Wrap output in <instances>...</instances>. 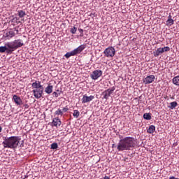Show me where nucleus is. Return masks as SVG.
Here are the masks:
<instances>
[{
  "instance_id": "c85d7f7f",
  "label": "nucleus",
  "mask_w": 179,
  "mask_h": 179,
  "mask_svg": "<svg viewBox=\"0 0 179 179\" xmlns=\"http://www.w3.org/2000/svg\"><path fill=\"white\" fill-rule=\"evenodd\" d=\"M6 51L8 54H10L13 52V51H15V50L10 48H7V50Z\"/></svg>"
},
{
  "instance_id": "393cba45",
  "label": "nucleus",
  "mask_w": 179,
  "mask_h": 179,
  "mask_svg": "<svg viewBox=\"0 0 179 179\" xmlns=\"http://www.w3.org/2000/svg\"><path fill=\"white\" fill-rule=\"evenodd\" d=\"M80 114V113H79V110H75L73 111V117H74V118H78Z\"/></svg>"
},
{
  "instance_id": "4468645a",
  "label": "nucleus",
  "mask_w": 179,
  "mask_h": 179,
  "mask_svg": "<svg viewBox=\"0 0 179 179\" xmlns=\"http://www.w3.org/2000/svg\"><path fill=\"white\" fill-rule=\"evenodd\" d=\"M52 124L53 127H61L62 122H61V120L59 117H55L53 119Z\"/></svg>"
},
{
  "instance_id": "4be33fe9",
  "label": "nucleus",
  "mask_w": 179,
  "mask_h": 179,
  "mask_svg": "<svg viewBox=\"0 0 179 179\" xmlns=\"http://www.w3.org/2000/svg\"><path fill=\"white\" fill-rule=\"evenodd\" d=\"M177 106H178V103H177V101L171 102L170 103L169 108H171V110H173V108H176V107H177Z\"/></svg>"
},
{
  "instance_id": "423d86ee",
  "label": "nucleus",
  "mask_w": 179,
  "mask_h": 179,
  "mask_svg": "<svg viewBox=\"0 0 179 179\" xmlns=\"http://www.w3.org/2000/svg\"><path fill=\"white\" fill-rule=\"evenodd\" d=\"M44 91V87H41V88H36L32 90L34 96L36 99H41L43 96V92Z\"/></svg>"
},
{
  "instance_id": "1a4fd4ad",
  "label": "nucleus",
  "mask_w": 179,
  "mask_h": 179,
  "mask_svg": "<svg viewBox=\"0 0 179 179\" xmlns=\"http://www.w3.org/2000/svg\"><path fill=\"white\" fill-rule=\"evenodd\" d=\"M152 82H155L154 75L148 76L143 80V83H145V85H149L150 83H152Z\"/></svg>"
},
{
  "instance_id": "6e6552de",
  "label": "nucleus",
  "mask_w": 179,
  "mask_h": 179,
  "mask_svg": "<svg viewBox=\"0 0 179 179\" xmlns=\"http://www.w3.org/2000/svg\"><path fill=\"white\" fill-rule=\"evenodd\" d=\"M115 90V87H113L111 89H108L105 90L102 94L103 96V99H106V100H108V97L113 94V92Z\"/></svg>"
},
{
  "instance_id": "39448f33",
  "label": "nucleus",
  "mask_w": 179,
  "mask_h": 179,
  "mask_svg": "<svg viewBox=\"0 0 179 179\" xmlns=\"http://www.w3.org/2000/svg\"><path fill=\"white\" fill-rule=\"evenodd\" d=\"M170 51V47L166 46L164 48H159L157 50L153 52L154 57H159V55L163 54V52H169Z\"/></svg>"
},
{
  "instance_id": "7c9ffc66",
  "label": "nucleus",
  "mask_w": 179,
  "mask_h": 179,
  "mask_svg": "<svg viewBox=\"0 0 179 179\" xmlns=\"http://www.w3.org/2000/svg\"><path fill=\"white\" fill-rule=\"evenodd\" d=\"M53 94H54L55 97H58V93H57L56 92H54Z\"/></svg>"
},
{
  "instance_id": "0eeeda50",
  "label": "nucleus",
  "mask_w": 179,
  "mask_h": 179,
  "mask_svg": "<svg viewBox=\"0 0 179 179\" xmlns=\"http://www.w3.org/2000/svg\"><path fill=\"white\" fill-rule=\"evenodd\" d=\"M101 75H103V71L101 70H94L90 75V78L93 80H97Z\"/></svg>"
},
{
  "instance_id": "9b49d317",
  "label": "nucleus",
  "mask_w": 179,
  "mask_h": 179,
  "mask_svg": "<svg viewBox=\"0 0 179 179\" xmlns=\"http://www.w3.org/2000/svg\"><path fill=\"white\" fill-rule=\"evenodd\" d=\"M94 99V96L93 95H91L90 96L84 95L81 100H82L83 104H85V103H89L92 101V100H93Z\"/></svg>"
},
{
  "instance_id": "20e7f679",
  "label": "nucleus",
  "mask_w": 179,
  "mask_h": 179,
  "mask_svg": "<svg viewBox=\"0 0 179 179\" xmlns=\"http://www.w3.org/2000/svg\"><path fill=\"white\" fill-rule=\"evenodd\" d=\"M103 54L107 58H113L115 55V49L110 46L104 50Z\"/></svg>"
},
{
  "instance_id": "dca6fc26",
  "label": "nucleus",
  "mask_w": 179,
  "mask_h": 179,
  "mask_svg": "<svg viewBox=\"0 0 179 179\" xmlns=\"http://www.w3.org/2000/svg\"><path fill=\"white\" fill-rule=\"evenodd\" d=\"M32 87L34 89H40L41 87H43V85H41V82L36 80L32 83Z\"/></svg>"
},
{
  "instance_id": "a878e982",
  "label": "nucleus",
  "mask_w": 179,
  "mask_h": 179,
  "mask_svg": "<svg viewBox=\"0 0 179 179\" xmlns=\"http://www.w3.org/2000/svg\"><path fill=\"white\" fill-rule=\"evenodd\" d=\"M6 50H8V46H6V43L5 45V46H1L0 47V52L3 53L6 51Z\"/></svg>"
},
{
  "instance_id": "412c9836",
  "label": "nucleus",
  "mask_w": 179,
  "mask_h": 179,
  "mask_svg": "<svg viewBox=\"0 0 179 179\" xmlns=\"http://www.w3.org/2000/svg\"><path fill=\"white\" fill-rule=\"evenodd\" d=\"M75 55H76V53L75 52V50H72L71 52H67V53L64 55V57H65L66 58H69V57H73V56H75Z\"/></svg>"
},
{
  "instance_id": "aec40b11",
  "label": "nucleus",
  "mask_w": 179,
  "mask_h": 179,
  "mask_svg": "<svg viewBox=\"0 0 179 179\" xmlns=\"http://www.w3.org/2000/svg\"><path fill=\"white\" fill-rule=\"evenodd\" d=\"M156 131V127L155 125H150L147 130L148 134H153Z\"/></svg>"
},
{
  "instance_id": "ddd939ff",
  "label": "nucleus",
  "mask_w": 179,
  "mask_h": 179,
  "mask_svg": "<svg viewBox=\"0 0 179 179\" xmlns=\"http://www.w3.org/2000/svg\"><path fill=\"white\" fill-rule=\"evenodd\" d=\"M86 44H83L80 45L78 48H76L74 50V52H76V55H78V54H80L82 52V51H83V50H85V48H86Z\"/></svg>"
},
{
  "instance_id": "7ed1b4c3",
  "label": "nucleus",
  "mask_w": 179,
  "mask_h": 179,
  "mask_svg": "<svg viewBox=\"0 0 179 179\" xmlns=\"http://www.w3.org/2000/svg\"><path fill=\"white\" fill-rule=\"evenodd\" d=\"M6 45L8 48H12L15 50L20 48V47H23L24 44L22 42V39H17L12 42H8Z\"/></svg>"
},
{
  "instance_id": "f8f14e48",
  "label": "nucleus",
  "mask_w": 179,
  "mask_h": 179,
  "mask_svg": "<svg viewBox=\"0 0 179 179\" xmlns=\"http://www.w3.org/2000/svg\"><path fill=\"white\" fill-rule=\"evenodd\" d=\"M15 34H15V31L10 29L5 34L4 37L5 38H7V40H10V38L15 37Z\"/></svg>"
},
{
  "instance_id": "9d476101",
  "label": "nucleus",
  "mask_w": 179,
  "mask_h": 179,
  "mask_svg": "<svg viewBox=\"0 0 179 179\" xmlns=\"http://www.w3.org/2000/svg\"><path fill=\"white\" fill-rule=\"evenodd\" d=\"M68 110H69V108H68V106H66L64 108H63L62 109L61 108H58L55 112V115H64V113H66L68 111Z\"/></svg>"
},
{
  "instance_id": "cd10ccee",
  "label": "nucleus",
  "mask_w": 179,
  "mask_h": 179,
  "mask_svg": "<svg viewBox=\"0 0 179 179\" xmlns=\"http://www.w3.org/2000/svg\"><path fill=\"white\" fill-rule=\"evenodd\" d=\"M78 30V29L75 27H73V28L71 29V34H75L76 33V31Z\"/></svg>"
},
{
  "instance_id": "6ab92c4d",
  "label": "nucleus",
  "mask_w": 179,
  "mask_h": 179,
  "mask_svg": "<svg viewBox=\"0 0 179 179\" xmlns=\"http://www.w3.org/2000/svg\"><path fill=\"white\" fill-rule=\"evenodd\" d=\"M172 83L176 86H179V76H177L172 79Z\"/></svg>"
},
{
  "instance_id": "2eb2a0df",
  "label": "nucleus",
  "mask_w": 179,
  "mask_h": 179,
  "mask_svg": "<svg viewBox=\"0 0 179 179\" xmlns=\"http://www.w3.org/2000/svg\"><path fill=\"white\" fill-rule=\"evenodd\" d=\"M13 100H14L15 104L17 106H22V99H20V96H18L17 95H13Z\"/></svg>"
},
{
  "instance_id": "473e14b6",
  "label": "nucleus",
  "mask_w": 179,
  "mask_h": 179,
  "mask_svg": "<svg viewBox=\"0 0 179 179\" xmlns=\"http://www.w3.org/2000/svg\"><path fill=\"white\" fill-rule=\"evenodd\" d=\"M169 179H177V178L174 176H171V177L169 178Z\"/></svg>"
},
{
  "instance_id": "5701e85b",
  "label": "nucleus",
  "mask_w": 179,
  "mask_h": 179,
  "mask_svg": "<svg viewBox=\"0 0 179 179\" xmlns=\"http://www.w3.org/2000/svg\"><path fill=\"white\" fill-rule=\"evenodd\" d=\"M144 120H147L148 121L152 120V116L150 115V113H144L143 115Z\"/></svg>"
},
{
  "instance_id": "f257e3e1",
  "label": "nucleus",
  "mask_w": 179,
  "mask_h": 179,
  "mask_svg": "<svg viewBox=\"0 0 179 179\" xmlns=\"http://www.w3.org/2000/svg\"><path fill=\"white\" fill-rule=\"evenodd\" d=\"M136 146V140L133 137H125L120 141L117 144V150L124 152V150H131Z\"/></svg>"
},
{
  "instance_id": "c756f323",
  "label": "nucleus",
  "mask_w": 179,
  "mask_h": 179,
  "mask_svg": "<svg viewBox=\"0 0 179 179\" xmlns=\"http://www.w3.org/2000/svg\"><path fill=\"white\" fill-rule=\"evenodd\" d=\"M78 31L81 34H80V36H81V37L83 36V29H78Z\"/></svg>"
},
{
  "instance_id": "2f4dec72",
  "label": "nucleus",
  "mask_w": 179,
  "mask_h": 179,
  "mask_svg": "<svg viewBox=\"0 0 179 179\" xmlns=\"http://www.w3.org/2000/svg\"><path fill=\"white\" fill-rule=\"evenodd\" d=\"M103 179H110V177L106 176L103 178Z\"/></svg>"
},
{
  "instance_id": "b1692460",
  "label": "nucleus",
  "mask_w": 179,
  "mask_h": 179,
  "mask_svg": "<svg viewBox=\"0 0 179 179\" xmlns=\"http://www.w3.org/2000/svg\"><path fill=\"white\" fill-rule=\"evenodd\" d=\"M26 15V12H24L23 10L18 11V16L19 17H24V15Z\"/></svg>"
},
{
  "instance_id": "f704fd0d",
  "label": "nucleus",
  "mask_w": 179,
  "mask_h": 179,
  "mask_svg": "<svg viewBox=\"0 0 179 179\" xmlns=\"http://www.w3.org/2000/svg\"><path fill=\"white\" fill-rule=\"evenodd\" d=\"M0 132H2V127L0 126Z\"/></svg>"
},
{
  "instance_id": "bb28decb",
  "label": "nucleus",
  "mask_w": 179,
  "mask_h": 179,
  "mask_svg": "<svg viewBox=\"0 0 179 179\" xmlns=\"http://www.w3.org/2000/svg\"><path fill=\"white\" fill-rule=\"evenodd\" d=\"M51 149H58V144L57 143H52Z\"/></svg>"
},
{
  "instance_id": "f03ea898",
  "label": "nucleus",
  "mask_w": 179,
  "mask_h": 179,
  "mask_svg": "<svg viewBox=\"0 0 179 179\" xmlns=\"http://www.w3.org/2000/svg\"><path fill=\"white\" fill-rule=\"evenodd\" d=\"M3 148H8V149H17L20 143V137L19 136H10L5 138L3 141Z\"/></svg>"
},
{
  "instance_id": "a211bd4d",
  "label": "nucleus",
  "mask_w": 179,
  "mask_h": 179,
  "mask_svg": "<svg viewBox=\"0 0 179 179\" xmlns=\"http://www.w3.org/2000/svg\"><path fill=\"white\" fill-rule=\"evenodd\" d=\"M52 89H54V87L52 85H48L45 89V93H47V94H51V93H52Z\"/></svg>"
},
{
  "instance_id": "72a5a7b5",
  "label": "nucleus",
  "mask_w": 179,
  "mask_h": 179,
  "mask_svg": "<svg viewBox=\"0 0 179 179\" xmlns=\"http://www.w3.org/2000/svg\"><path fill=\"white\" fill-rule=\"evenodd\" d=\"M24 107H25V108H29V105L25 104V105H24Z\"/></svg>"
},
{
  "instance_id": "f3484780",
  "label": "nucleus",
  "mask_w": 179,
  "mask_h": 179,
  "mask_svg": "<svg viewBox=\"0 0 179 179\" xmlns=\"http://www.w3.org/2000/svg\"><path fill=\"white\" fill-rule=\"evenodd\" d=\"M174 24V20L171 19V15H169L166 21V26H172Z\"/></svg>"
}]
</instances>
